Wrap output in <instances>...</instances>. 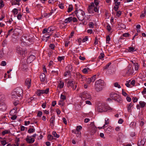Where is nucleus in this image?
<instances>
[{
    "mask_svg": "<svg viewBox=\"0 0 146 146\" xmlns=\"http://www.w3.org/2000/svg\"><path fill=\"white\" fill-rule=\"evenodd\" d=\"M132 100L134 102H137L138 99L137 98L133 97L132 98Z\"/></svg>",
    "mask_w": 146,
    "mask_h": 146,
    "instance_id": "69168bd1",
    "label": "nucleus"
},
{
    "mask_svg": "<svg viewBox=\"0 0 146 146\" xmlns=\"http://www.w3.org/2000/svg\"><path fill=\"white\" fill-rule=\"evenodd\" d=\"M52 134L54 136L57 138H58L59 137V135L57 134L55 131H53L52 133Z\"/></svg>",
    "mask_w": 146,
    "mask_h": 146,
    "instance_id": "2f4dec72",
    "label": "nucleus"
},
{
    "mask_svg": "<svg viewBox=\"0 0 146 146\" xmlns=\"http://www.w3.org/2000/svg\"><path fill=\"white\" fill-rule=\"evenodd\" d=\"M115 4V5L116 6H118L120 4V2H119V1H116V2H114Z\"/></svg>",
    "mask_w": 146,
    "mask_h": 146,
    "instance_id": "338daca9",
    "label": "nucleus"
},
{
    "mask_svg": "<svg viewBox=\"0 0 146 146\" xmlns=\"http://www.w3.org/2000/svg\"><path fill=\"white\" fill-rule=\"evenodd\" d=\"M96 6H98L99 4V1L98 0H94V3Z\"/></svg>",
    "mask_w": 146,
    "mask_h": 146,
    "instance_id": "de8ad7c7",
    "label": "nucleus"
},
{
    "mask_svg": "<svg viewBox=\"0 0 146 146\" xmlns=\"http://www.w3.org/2000/svg\"><path fill=\"white\" fill-rule=\"evenodd\" d=\"M22 17V15L21 14L19 13L17 15V19L19 20H21Z\"/></svg>",
    "mask_w": 146,
    "mask_h": 146,
    "instance_id": "13d9d810",
    "label": "nucleus"
},
{
    "mask_svg": "<svg viewBox=\"0 0 146 146\" xmlns=\"http://www.w3.org/2000/svg\"><path fill=\"white\" fill-rule=\"evenodd\" d=\"M130 34L128 33H125L123 34L122 36H121L120 38L121 39H123V37H128L130 36Z\"/></svg>",
    "mask_w": 146,
    "mask_h": 146,
    "instance_id": "a878e982",
    "label": "nucleus"
},
{
    "mask_svg": "<svg viewBox=\"0 0 146 146\" xmlns=\"http://www.w3.org/2000/svg\"><path fill=\"white\" fill-rule=\"evenodd\" d=\"M17 118V116L16 115H12L11 117V119L13 120Z\"/></svg>",
    "mask_w": 146,
    "mask_h": 146,
    "instance_id": "680f3d73",
    "label": "nucleus"
},
{
    "mask_svg": "<svg viewBox=\"0 0 146 146\" xmlns=\"http://www.w3.org/2000/svg\"><path fill=\"white\" fill-rule=\"evenodd\" d=\"M16 50L18 54L21 55H23L27 53L26 49L23 48L18 46L17 47Z\"/></svg>",
    "mask_w": 146,
    "mask_h": 146,
    "instance_id": "0eeeda50",
    "label": "nucleus"
},
{
    "mask_svg": "<svg viewBox=\"0 0 146 146\" xmlns=\"http://www.w3.org/2000/svg\"><path fill=\"white\" fill-rule=\"evenodd\" d=\"M106 111H108L109 112L111 111L113 109V108H111L110 106L106 104Z\"/></svg>",
    "mask_w": 146,
    "mask_h": 146,
    "instance_id": "cd10ccee",
    "label": "nucleus"
},
{
    "mask_svg": "<svg viewBox=\"0 0 146 146\" xmlns=\"http://www.w3.org/2000/svg\"><path fill=\"white\" fill-rule=\"evenodd\" d=\"M113 85L115 87H117L118 88H121V86L119 84L118 82H115L114 83Z\"/></svg>",
    "mask_w": 146,
    "mask_h": 146,
    "instance_id": "58836bf2",
    "label": "nucleus"
},
{
    "mask_svg": "<svg viewBox=\"0 0 146 146\" xmlns=\"http://www.w3.org/2000/svg\"><path fill=\"white\" fill-rule=\"evenodd\" d=\"M88 36H85L84 38L82 40V42H85L87 41L88 40Z\"/></svg>",
    "mask_w": 146,
    "mask_h": 146,
    "instance_id": "603ef678",
    "label": "nucleus"
},
{
    "mask_svg": "<svg viewBox=\"0 0 146 146\" xmlns=\"http://www.w3.org/2000/svg\"><path fill=\"white\" fill-rule=\"evenodd\" d=\"M26 140L28 143H32L34 142L35 140L34 139L32 138L31 137L27 136L26 139Z\"/></svg>",
    "mask_w": 146,
    "mask_h": 146,
    "instance_id": "4468645a",
    "label": "nucleus"
},
{
    "mask_svg": "<svg viewBox=\"0 0 146 146\" xmlns=\"http://www.w3.org/2000/svg\"><path fill=\"white\" fill-rule=\"evenodd\" d=\"M42 112L41 111H38V112L37 116L38 117H41L42 115Z\"/></svg>",
    "mask_w": 146,
    "mask_h": 146,
    "instance_id": "4d7b16f0",
    "label": "nucleus"
},
{
    "mask_svg": "<svg viewBox=\"0 0 146 146\" xmlns=\"http://www.w3.org/2000/svg\"><path fill=\"white\" fill-rule=\"evenodd\" d=\"M64 86V83L63 82L60 81L59 84L58 86V88H62Z\"/></svg>",
    "mask_w": 146,
    "mask_h": 146,
    "instance_id": "bb28decb",
    "label": "nucleus"
},
{
    "mask_svg": "<svg viewBox=\"0 0 146 146\" xmlns=\"http://www.w3.org/2000/svg\"><path fill=\"white\" fill-rule=\"evenodd\" d=\"M122 94L123 96L125 97H126L127 95V93L125 92L123 89L122 90Z\"/></svg>",
    "mask_w": 146,
    "mask_h": 146,
    "instance_id": "e2e57ef3",
    "label": "nucleus"
},
{
    "mask_svg": "<svg viewBox=\"0 0 146 146\" xmlns=\"http://www.w3.org/2000/svg\"><path fill=\"white\" fill-rule=\"evenodd\" d=\"M27 37L24 36H22L21 38V41L22 42H21V45L23 46H25L27 45V44L26 43L27 42H26V41H27V39H26Z\"/></svg>",
    "mask_w": 146,
    "mask_h": 146,
    "instance_id": "ddd939ff",
    "label": "nucleus"
},
{
    "mask_svg": "<svg viewBox=\"0 0 146 146\" xmlns=\"http://www.w3.org/2000/svg\"><path fill=\"white\" fill-rule=\"evenodd\" d=\"M107 29L109 31H110L111 30V27L109 25H108L107 26Z\"/></svg>",
    "mask_w": 146,
    "mask_h": 146,
    "instance_id": "5fc2aeb1",
    "label": "nucleus"
},
{
    "mask_svg": "<svg viewBox=\"0 0 146 146\" xmlns=\"http://www.w3.org/2000/svg\"><path fill=\"white\" fill-rule=\"evenodd\" d=\"M35 131V129L33 128H30L29 129L28 131L29 133H31L34 132Z\"/></svg>",
    "mask_w": 146,
    "mask_h": 146,
    "instance_id": "a18cd8bd",
    "label": "nucleus"
},
{
    "mask_svg": "<svg viewBox=\"0 0 146 146\" xmlns=\"http://www.w3.org/2000/svg\"><path fill=\"white\" fill-rule=\"evenodd\" d=\"M94 7V3H91L90 5H89L88 8L87 9L88 12L90 13L93 8Z\"/></svg>",
    "mask_w": 146,
    "mask_h": 146,
    "instance_id": "a211bd4d",
    "label": "nucleus"
},
{
    "mask_svg": "<svg viewBox=\"0 0 146 146\" xmlns=\"http://www.w3.org/2000/svg\"><path fill=\"white\" fill-rule=\"evenodd\" d=\"M21 0H14L12 3V5H20V2Z\"/></svg>",
    "mask_w": 146,
    "mask_h": 146,
    "instance_id": "aec40b11",
    "label": "nucleus"
},
{
    "mask_svg": "<svg viewBox=\"0 0 146 146\" xmlns=\"http://www.w3.org/2000/svg\"><path fill=\"white\" fill-rule=\"evenodd\" d=\"M89 69L88 68H84L82 70V72L85 74H86L88 72V70Z\"/></svg>",
    "mask_w": 146,
    "mask_h": 146,
    "instance_id": "c03bdc74",
    "label": "nucleus"
},
{
    "mask_svg": "<svg viewBox=\"0 0 146 146\" xmlns=\"http://www.w3.org/2000/svg\"><path fill=\"white\" fill-rule=\"evenodd\" d=\"M10 132L9 130H5L2 132V134L3 135H4L5 134L8 133Z\"/></svg>",
    "mask_w": 146,
    "mask_h": 146,
    "instance_id": "4c0bfd02",
    "label": "nucleus"
},
{
    "mask_svg": "<svg viewBox=\"0 0 146 146\" xmlns=\"http://www.w3.org/2000/svg\"><path fill=\"white\" fill-rule=\"evenodd\" d=\"M5 96L3 95H0V110L4 111L6 110L7 106L5 102Z\"/></svg>",
    "mask_w": 146,
    "mask_h": 146,
    "instance_id": "7ed1b4c3",
    "label": "nucleus"
},
{
    "mask_svg": "<svg viewBox=\"0 0 146 146\" xmlns=\"http://www.w3.org/2000/svg\"><path fill=\"white\" fill-rule=\"evenodd\" d=\"M89 28H93L94 27V23L92 22H90L89 24Z\"/></svg>",
    "mask_w": 146,
    "mask_h": 146,
    "instance_id": "37998d69",
    "label": "nucleus"
},
{
    "mask_svg": "<svg viewBox=\"0 0 146 146\" xmlns=\"http://www.w3.org/2000/svg\"><path fill=\"white\" fill-rule=\"evenodd\" d=\"M96 75H95L93 76L92 77L90 78L91 81L92 82H94L96 80Z\"/></svg>",
    "mask_w": 146,
    "mask_h": 146,
    "instance_id": "c85d7f7f",
    "label": "nucleus"
},
{
    "mask_svg": "<svg viewBox=\"0 0 146 146\" xmlns=\"http://www.w3.org/2000/svg\"><path fill=\"white\" fill-rule=\"evenodd\" d=\"M75 14H76L78 18L80 21H82L85 18V13L82 10L80 9L76 10L74 11Z\"/></svg>",
    "mask_w": 146,
    "mask_h": 146,
    "instance_id": "39448f33",
    "label": "nucleus"
},
{
    "mask_svg": "<svg viewBox=\"0 0 146 146\" xmlns=\"http://www.w3.org/2000/svg\"><path fill=\"white\" fill-rule=\"evenodd\" d=\"M13 29H10V30H9L8 32V33H7V35L6 36V38H7L8 36L9 35H10V34L11 33V32H12V31H13Z\"/></svg>",
    "mask_w": 146,
    "mask_h": 146,
    "instance_id": "ea45409f",
    "label": "nucleus"
},
{
    "mask_svg": "<svg viewBox=\"0 0 146 146\" xmlns=\"http://www.w3.org/2000/svg\"><path fill=\"white\" fill-rule=\"evenodd\" d=\"M139 65H138V64L137 63H136L135 64V69L136 71H137L139 69Z\"/></svg>",
    "mask_w": 146,
    "mask_h": 146,
    "instance_id": "49530a36",
    "label": "nucleus"
},
{
    "mask_svg": "<svg viewBox=\"0 0 146 146\" xmlns=\"http://www.w3.org/2000/svg\"><path fill=\"white\" fill-rule=\"evenodd\" d=\"M40 81L42 82H43L45 80V75L44 73H42L40 74L39 76Z\"/></svg>",
    "mask_w": 146,
    "mask_h": 146,
    "instance_id": "f3484780",
    "label": "nucleus"
},
{
    "mask_svg": "<svg viewBox=\"0 0 146 146\" xmlns=\"http://www.w3.org/2000/svg\"><path fill=\"white\" fill-rule=\"evenodd\" d=\"M48 140L52 141L53 139L54 138L51 135H49L48 136Z\"/></svg>",
    "mask_w": 146,
    "mask_h": 146,
    "instance_id": "a19ab883",
    "label": "nucleus"
},
{
    "mask_svg": "<svg viewBox=\"0 0 146 146\" xmlns=\"http://www.w3.org/2000/svg\"><path fill=\"white\" fill-rule=\"evenodd\" d=\"M121 11H119L117 12L116 15L117 17H119L121 15Z\"/></svg>",
    "mask_w": 146,
    "mask_h": 146,
    "instance_id": "864d4df0",
    "label": "nucleus"
},
{
    "mask_svg": "<svg viewBox=\"0 0 146 146\" xmlns=\"http://www.w3.org/2000/svg\"><path fill=\"white\" fill-rule=\"evenodd\" d=\"M72 21V17H69L66 19L64 20V22L65 23H67L70 22Z\"/></svg>",
    "mask_w": 146,
    "mask_h": 146,
    "instance_id": "5701e85b",
    "label": "nucleus"
},
{
    "mask_svg": "<svg viewBox=\"0 0 146 146\" xmlns=\"http://www.w3.org/2000/svg\"><path fill=\"white\" fill-rule=\"evenodd\" d=\"M31 81V79L29 78L27 79L25 81V84L27 86L28 89H29L30 87Z\"/></svg>",
    "mask_w": 146,
    "mask_h": 146,
    "instance_id": "dca6fc26",
    "label": "nucleus"
},
{
    "mask_svg": "<svg viewBox=\"0 0 146 146\" xmlns=\"http://www.w3.org/2000/svg\"><path fill=\"white\" fill-rule=\"evenodd\" d=\"M97 129V127L94 125V122H92L90 124L89 127V131L92 134L95 133Z\"/></svg>",
    "mask_w": 146,
    "mask_h": 146,
    "instance_id": "9d476101",
    "label": "nucleus"
},
{
    "mask_svg": "<svg viewBox=\"0 0 146 146\" xmlns=\"http://www.w3.org/2000/svg\"><path fill=\"white\" fill-rule=\"evenodd\" d=\"M23 94L22 89L21 87H17L12 92L11 98L13 100H16L17 99L18 97L22 98Z\"/></svg>",
    "mask_w": 146,
    "mask_h": 146,
    "instance_id": "f257e3e1",
    "label": "nucleus"
},
{
    "mask_svg": "<svg viewBox=\"0 0 146 146\" xmlns=\"http://www.w3.org/2000/svg\"><path fill=\"white\" fill-rule=\"evenodd\" d=\"M133 105V104L132 102H131L129 104L127 105V111L129 112H131V109L132 108Z\"/></svg>",
    "mask_w": 146,
    "mask_h": 146,
    "instance_id": "4be33fe9",
    "label": "nucleus"
},
{
    "mask_svg": "<svg viewBox=\"0 0 146 146\" xmlns=\"http://www.w3.org/2000/svg\"><path fill=\"white\" fill-rule=\"evenodd\" d=\"M73 7L72 5H70L68 7V10L67 11V12L68 13L70 12L71 11L73 10Z\"/></svg>",
    "mask_w": 146,
    "mask_h": 146,
    "instance_id": "7c9ffc66",
    "label": "nucleus"
},
{
    "mask_svg": "<svg viewBox=\"0 0 146 146\" xmlns=\"http://www.w3.org/2000/svg\"><path fill=\"white\" fill-rule=\"evenodd\" d=\"M67 86L68 88L70 87L73 90H75L77 87V84L75 81L70 80L67 82Z\"/></svg>",
    "mask_w": 146,
    "mask_h": 146,
    "instance_id": "6e6552de",
    "label": "nucleus"
},
{
    "mask_svg": "<svg viewBox=\"0 0 146 146\" xmlns=\"http://www.w3.org/2000/svg\"><path fill=\"white\" fill-rule=\"evenodd\" d=\"M55 29V27L53 26H51L49 27L48 28V33H49L50 32L54 30Z\"/></svg>",
    "mask_w": 146,
    "mask_h": 146,
    "instance_id": "b1692460",
    "label": "nucleus"
},
{
    "mask_svg": "<svg viewBox=\"0 0 146 146\" xmlns=\"http://www.w3.org/2000/svg\"><path fill=\"white\" fill-rule=\"evenodd\" d=\"M55 46L53 44H50L49 46L53 50L54 49Z\"/></svg>",
    "mask_w": 146,
    "mask_h": 146,
    "instance_id": "0e129e2a",
    "label": "nucleus"
},
{
    "mask_svg": "<svg viewBox=\"0 0 146 146\" xmlns=\"http://www.w3.org/2000/svg\"><path fill=\"white\" fill-rule=\"evenodd\" d=\"M82 129V127L81 126H78L77 127L76 131H80Z\"/></svg>",
    "mask_w": 146,
    "mask_h": 146,
    "instance_id": "bf43d9fd",
    "label": "nucleus"
},
{
    "mask_svg": "<svg viewBox=\"0 0 146 146\" xmlns=\"http://www.w3.org/2000/svg\"><path fill=\"white\" fill-rule=\"evenodd\" d=\"M104 55L103 53H101L98 56V58L99 59L102 60H103V58L104 57Z\"/></svg>",
    "mask_w": 146,
    "mask_h": 146,
    "instance_id": "72a5a7b5",
    "label": "nucleus"
},
{
    "mask_svg": "<svg viewBox=\"0 0 146 146\" xmlns=\"http://www.w3.org/2000/svg\"><path fill=\"white\" fill-rule=\"evenodd\" d=\"M4 56V53L3 50H1L0 51V59L3 58Z\"/></svg>",
    "mask_w": 146,
    "mask_h": 146,
    "instance_id": "e433bc0d",
    "label": "nucleus"
},
{
    "mask_svg": "<svg viewBox=\"0 0 146 146\" xmlns=\"http://www.w3.org/2000/svg\"><path fill=\"white\" fill-rule=\"evenodd\" d=\"M12 12L14 15H16L18 13V9L17 8H14L12 10Z\"/></svg>",
    "mask_w": 146,
    "mask_h": 146,
    "instance_id": "c756f323",
    "label": "nucleus"
},
{
    "mask_svg": "<svg viewBox=\"0 0 146 146\" xmlns=\"http://www.w3.org/2000/svg\"><path fill=\"white\" fill-rule=\"evenodd\" d=\"M135 48L133 47H130L129 48L128 52H133L135 51Z\"/></svg>",
    "mask_w": 146,
    "mask_h": 146,
    "instance_id": "473e14b6",
    "label": "nucleus"
},
{
    "mask_svg": "<svg viewBox=\"0 0 146 146\" xmlns=\"http://www.w3.org/2000/svg\"><path fill=\"white\" fill-rule=\"evenodd\" d=\"M55 120V117L54 115L52 116V117L50 118V122L51 125L52 127L54 126V123Z\"/></svg>",
    "mask_w": 146,
    "mask_h": 146,
    "instance_id": "412c9836",
    "label": "nucleus"
},
{
    "mask_svg": "<svg viewBox=\"0 0 146 146\" xmlns=\"http://www.w3.org/2000/svg\"><path fill=\"white\" fill-rule=\"evenodd\" d=\"M104 81L101 79L97 80L95 82L94 88L96 91L99 92L102 91L105 85Z\"/></svg>",
    "mask_w": 146,
    "mask_h": 146,
    "instance_id": "f03ea898",
    "label": "nucleus"
},
{
    "mask_svg": "<svg viewBox=\"0 0 146 146\" xmlns=\"http://www.w3.org/2000/svg\"><path fill=\"white\" fill-rule=\"evenodd\" d=\"M58 104L60 106L62 109H64V108L63 107L65 104L64 100H60L58 102Z\"/></svg>",
    "mask_w": 146,
    "mask_h": 146,
    "instance_id": "6ab92c4d",
    "label": "nucleus"
},
{
    "mask_svg": "<svg viewBox=\"0 0 146 146\" xmlns=\"http://www.w3.org/2000/svg\"><path fill=\"white\" fill-rule=\"evenodd\" d=\"M77 76L78 77L79 80L80 81H84L86 80L87 79L84 76H82L79 73H78L77 74Z\"/></svg>",
    "mask_w": 146,
    "mask_h": 146,
    "instance_id": "2eb2a0df",
    "label": "nucleus"
},
{
    "mask_svg": "<svg viewBox=\"0 0 146 146\" xmlns=\"http://www.w3.org/2000/svg\"><path fill=\"white\" fill-rule=\"evenodd\" d=\"M60 100L65 101V100L66 99V97L63 94H62L60 96Z\"/></svg>",
    "mask_w": 146,
    "mask_h": 146,
    "instance_id": "f704fd0d",
    "label": "nucleus"
},
{
    "mask_svg": "<svg viewBox=\"0 0 146 146\" xmlns=\"http://www.w3.org/2000/svg\"><path fill=\"white\" fill-rule=\"evenodd\" d=\"M110 97L118 102L121 103L122 102V99L118 94L115 92H111L110 94Z\"/></svg>",
    "mask_w": 146,
    "mask_h": 146,
    "instance_id": "20e7f679",
    "label": "nucleus"
},
{
    "mask_svg": "<svg viewBox=\"0 0 146 146\" xmlns=\"http://www.w3.org/2000/svg\"><path fill=\"white\" fill-rule=\"evenodd\" d=\"M125 72L127 76L132 74L134 72L133 68L131 65H129L125 69Z\"/></svg>",
    "mask_w": 146,
    "mask_h": 146,
    "instance_id": "423d86ee",
    "label": "nucleus"
},
{
    "mask_svg": "<svg viewBox=\"0 0 146 146\" xmlns=\"http://www.w3.org/2000/svg\"><path fill=\"white\" fill-rule=\"evenodd\" d=\"M6 62L5 61H2L1 65L2 66H6Z\"/></svg>",
    "mask_w": 146,
    "mask_h": 146,
    "instance_id": "052dcab7",
    "label": "nucleus"
},
{
    "mask_svg": "<svg viewBox=\"0 0 146 146\" xmlns=\"http://www.w3.org/2000/svg\"><path fill=\"white\" fill-rule=\"evenodd\" d=\"M99 8V6H96L94 7V10L95 12H97L98 13V9Z\"/></svg>",
    "mask_w": 146,
    "mask_h": 146,
    "instance_id": "8fccbe9b",
    "label": "nucleus"
},
{
    "mask_svg": "<svg viewBox=\"0 0 146 146\" xmlns=\"http://www.w3.org/2000/svg\"><path fill=\"white\" fill-rule=\"evenodd\" d=\"M42 33L43 34H45L47 33H48V28H45L42 31Z\"/></svg>",
    "mask_w": 146,
    "mask_h": 146,
    "instance_id": "3c124183",
    "label": "nucleus"
},
{
    "mask_svg": "<svg viewBox=\"0 0 146 146\" xmlns=\"http://www.w3.org/2000/svg\"><path fill=\"white\" fill-rule=\"evenodd\" d=\"M0 5L2 7H3L4 6V4L3 0H0Z\"/></svg>",
    "mask_w": 146,
    "mask_h": 146,
    "instance_id": "774afa93",
    "label": "nucleus"
},
{
    "mask_svg": "<svg viewBox=\"0 0 146 146\" xmlns=\"http://www.w3.org/2000/svg\"><path fill=\"white\" fill-rule=\"evenodd\" d=\"M81 96L82 99L84 100H90L92 98L91 95L87 92L86 91L82 92L81 94Z\"/></svg>",
    "mask_w": 146,
    "mask_h": 146,
    "instance_id": "1a4fd4ad",
    "label": "nucleus"
},
{
    "mask_svg": "<svg viewBox=\"0 0 146 146\" xmlns=\"http://www.w3.org/2000/svg\"><path fill=\"white\" fill-rule=\"evenodd\" d=\"M49 91V89L48 88H47L45 90H38L36 92V94L37 96H40L42 94H48Z\"/></svg>",
    "mask_w": 146,
    "mask_h": 146,
    "instance_id": "f8f14e48",
    "label": "nucleus"
},
{
    "mask_svg": "<svg viewBox=\"0 0 146 146\" xmlns=\"http://www.w3.org/2000/svg\"><path fill=\"white\" fill-rule=\"evenodd\" d=\"M139 104L141 108L144 107L146 105V103L145 102L142 101L139 102Z\"/></svg>",
    "mask_w": 146,
    "mask_h": 146,
    "instance_id": "393cba45",
    "label": "nucleus"
},
{
    "mask_svg": "<svg viewBox=\"0 0 146 146\" xmlns=\"http://www.w3.org/2000/svg\"><path fill=\"white\" fill-rule=\"evenodd\" d=\"M106 104H102L98 106L97 111L99 112L106 111Z\"/></svg>",
    "mask_w": 146,
    "mask_h": 146,
    "instance_id": "9b49d317",
    "label": "nucleus"
},
{
    "mask_svg": "<svg viewBox=\"0 0 146 146\" xmlns=\"http://www.w3.org/2000/svg\"><path fill=\"white\" fill-rule=\"evenodd\" d=\"M1 142L2 145L3 146L5 145L7 143L6 141L5 140L1 141Z\"/></svg>",
    "mask_w": 146,
    "mask_h": 146,
    "instance_id": "6e6d98bb",
    "label": "nucleus"
},
{
    "mask_svg": "<svg viewBox=\"0 0 146 146\" xmlns=\"http://www.w3.org/2000/svg\"><path fill=\"white\" fill-rule=\"evenodd\" d=\"M98 39L97 37L96 36L95 37L94 44L95 45H96L98 44Z\"/></svg>",
    "mask_w": 146,
    "mask_h": 146,
    "instance_id": "09e8293b",
    "label": "nucleus"
},
{
    "mask_svg": "<svg viewBox=\"0 0 146 146\" xmlns=\"http://www.w3.org/2000/svg\"><path fill=\"white\" fill-rule=\"evenodd\" d=\"M75 133L77 137H81V132L80 131H76V132Z\"/></svg>",
    "mask_w": 146,
    "mask_h": 146,
    "instance_id": "c9c22d12",
    "label": "nucleus"
},
{
    "mask_svg": "<svg viewBox=\"0 0 146 146\" xmlns=\"http://www.w3.org/2000/svg\"><path fill=\"white\" fill-rule=\"evenodd\" d=\"M110 40V38L109 35H107L106 37V42L107 43H108Z\"/></svg>",
    "mask_w": 146,
    "mask_h": 146,
    "instance_id": "79ce46f5",
    "label": "nucleus"
}]
</instances>
